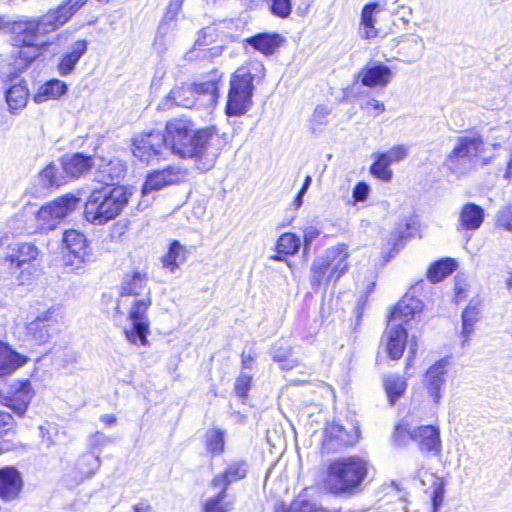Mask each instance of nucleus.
<instances>
[{
  "instance_id": "obj_1",
  "label": "nucleus",
  "mask_w": 512,
  "mask_h": 512,
  "mask_svg": "<svg viewBox=\"0 0 512 512\" xmlns=\"http://www.w3.org/2000/svg\"><path fill=\"white\" fill-rule=\"evenodd\" d=\"M165 131L170 135L171 152L182 158H193L202 172L214 167L224 146L215 126L194 130L189 121L173 119L166 124Z\"/></svg>"
},
{
  "instance_id": "obj_2",
  "label": "nucleus",
  "mask_w": 512,
  "mask_h": 512,
  "mask_svg": "<svg viewBox=\"0 0 512 512\" xmlns=\"http://www.w3.org/2000/svg\"><path fill=\"white\" fill-rule=\"evenodd\" d=\"M121 305L127 307L128 320L131 322L130 327L124 329L127 341L136 346H147L150 333L147 312L152 305V297L146 273L133 272L124 276L117 310Z\"/></svg>"
},
{
  "instance_id": "obj_3",
  "label": "nucleus",
  "mask_w": 512,
  "mask_h": 512,
  "mask_svg": "<svg viewBox=\"0 0 512 512\" xmlns=\"http://www.w3.org/2000/svg\"><path fill=\"white\" fill-rule=\"evenodd\" d=\"M131 196L130 189L125 186L94 189L85 204V218L94 225H103L120 215Z\"/></svg>"
},
{
  "instance_id": "obj_4",
  "label": "nucleus",
  "mask_w": 512,
  "mask_h": 512,
  "mask_svg": "<svg viewBox=\"0 0 512 512\" xmlns=\"http://www.w3.org/2000/svg\"><path fill=\"white\" fill-rule=\"evenodd\" d=\"M486 145L481 136H459L444 161V167L453 175L462 177L479 165H487L490 159L484 157Z\"/></svg>"
},
{
  "instance_id": "obj_5",
  "label": "nucleus",
  "mask_w": 512,
  "mask_h": 512,
  "mask_svg": "<svg viewBox=\"0 0 512 512\" xmlns=\"http://www.w3.org/2000/svg\"><path fill=\"white\" fill-rule=\"evenodd\" d=\"M218 96L217 82L214 80L199 84H182L173 88L161 101L159 107L162 110H168L174 106L196 107L211 111L217 104Z\"/></svg>"
},
{
  "instance_id": "obj_6",
  "label": "nucleus",
  "mask_w": 512,
  "mask_h": 512,
  "mask_svg": "<svg viewBox=\"0 0 512 512\" xmlns=\"http://www.w3.org/2000/svg\"><path fill=\"white\" fill-rule=\"evenodd\" d=\"M62 9L50 10L38 19L18 20L12 23L11 32L16 45L41 46L40 36L57 30L69 20L68 13Z\"/></svg>"
},
{
  "instance_id": "obj_7",
  "label": "nucleus",
  "mask_w": 512,
  "mask_h": 512,
  "mask_svg": "<svg viewBox=\"0 0 512 512\" xmlns=\"http://www.w3.org/2000/svg\"><path fill=\"white\" fill-rule=\"evenodd\" d=\"M349 252L346 245L339 244L328 248L325 254L314 259L310 269V283L313 290L331 281H337L349 268Z\"/></svg>"
},
{
  "instance_id": "obj_8",
  "label": "nucleus",
  "mask_w": 512,
  "mask_h": 512,
  "mask_svg": "<svg viewBox=\"0 0 512 512\" xmlns=\"http://www.w3.org/2000/svg\"><path fill=\"white\" fill-rule=\"evenodd\" d=\"M253 80L254 76L245 67L237 69L233 74L225 110L229 117L244 115L252 107Z\"/></svg>"
},
{
  "instance_id": "obj_9",
  "label": "nucleus",
  "mask_w": 512,
  "mask_h": 512,
  "mask_svg": "<svg viewBox=\"0 0 512 512\" xmlns=\"http://www.w3.org/2000/svg\"><path fill=\"white\" fill-rule=\"evenodd\" d=\"M80 199L72 194H66L54 201L42 206L37 213L38 228L42 231H50L79 204Z\"/></svg>"
},
{
  "instance_id": "obj_10",
  "label": "nucleus",
  "mask_w": 512,
  "mask_h": 512,
  "mask_svg": "<svg viewBox=\"0 0 512 512\" xmlns=\"http://www.w3.org/2000/svg\"><path fill=\"white\" fill-rule=\"evenodd\" d=\"M168 149L171 150V142L167 132L143 133L133 141V155L142 162L148 163Z\"/></svg>"
},
{
  "instance_id": "obj_11",
  "label": "nucleus",
  "mask_w": 512,
  "mask_h": 512,
  "mask_svg": "<svg viewBox=\"0 0 512 512\" xmlns=\"http://www.w3.org/2000/svg\"><path fill=\"white\" fill-rule=\"evenodd\" d=\"M63 244L67 250L64 256L65 266L72 271L81 269L89 256L86 237L77 230H67L63 235Z\"/></svg>"
},
{
  "instance_id": "obj_12",
  "label": "nucleus",
  "mask_w": 512,
  "mask_h": 512,
  "mask_svg": "<svg viewBox=\"0 0 512 512\" xmlns=\"http://www.w3.org/2000/svg\"><path fill=\"white\" fill-rule=\"evenodd\" d=\"M328 474L338 480H364L368 476V463L355 456L338 459L329 465Z\"/></svg>"
},
{
  "instance_id": "obj_13",
  "label": "nucleus",
  "mask_w": 512,
  "mask_h": 512,
  "mask_svg": "<svg viewBox=\"0 0 512 512\" xmlns=\"http://www.w3.org/2000/svg\"><path fill=\"white\" fill-rule=\"evenodd\" d=\"M361 431L358 425L353 426V431L348 432L343 426L332 423L326 429L323 449L328 452H336L344 447L354 445L360 439Z\"/></svg>"
},
{
  "instance_id": "obj_14",
  "label": "nucleus",
  "mask_w": 512,
  "mask_h": 512,
  "mask_svg": "<svg viewBox=\"0 0 512 512\" xmlns=\"http://www.w3.org/2000/svg\"><path fill=\"white\" fill-rule=\"evenodd\" d=\"M407 156V147L404 145H396L384 153H375L373 157L376 159L370 167L372 175L383 181H390L392 171L389 166L394 162H399Z\"/></svg>"
},
{
  "instance_id": "obj_15",
  "label": "nucleus",
  "mask_w": 512,
  "mask_h": 512,
  "mask_svg": "<svg viewBox=\"0 0 512 512\" xmlns=\"http://www.w3.org/2000/svg\"><path fill=\"white\" fill-rule=\"evenodd\" d=\"M187 178V171L179 167H167L163 170L149 174L142 188L145 195L152 191L160 190L168 185L177 184Z\"/></svg>"
},
{
  "instance_id": "obj_16",
  "label": "nucleus",
  "mask_w": 512,
  "mask_h": 512,
  "mask_svg": "<svg viewBox=\"0 0 512 512\" xmlns=\"http://www.w3.org/2000/svg\"><path fill=\"white\" fill-rule=\"evenodd\" d=\"M57 325L58 319L54 311L48 310L27 325V333L37 344H44L56 331Z\"/></svg>"
},
{
  "instance_id": "obj_17",
  "label": "nucleus",
  "mask_w": 512,
  "mask_h": 512,
  "mask_svg": "<svg viewBox=\"0 0 512 512\" xmlns=\"http://www.w3.org/2000/svg\"><path fill=\"white\" fill-rule=\"evenodd\" d=\"M38 256V249L30 243H14L8 247L4 257V266H7L13 273L21 269L26 263L35 260Z\"/></svg>"
},
{
  "instance_id": "obj_18",
  "label": "nucleus",
  "mask_w": 512,
  "mask_h": 512,
  "mask_svg": "<svg viewBox=\"0 0 512 512\" xmlns=\"http://www.w3.org/2000/svg\"><path fill=\"white\" fill-rule=\"evenodd\" d=\"M447 365L445 360L436 362L427 370L423 379V385L435 404H439L442 398L441 389L446 381Z\"/></svg>"
},
{
  "instance_id": "obj_19",
  "label": "nucleus",
  "mask_w": 512,
  "mask_h": 512,
  "mask_svg": "<svg viewBox=\"0 0 512 512\" xmlns=\"http://www.w3.org/2000/svg\"><path fill=\"white\" fill-rule=\"evenodd\" d=\"M383 339L386 341V351L389 357L393 360L400 359L407 341L406 329L401 325H396L388 321Z\"/></svg>"
},
{
  "instance_id": "obj_20",
  "label": "nucleus",
  "mask_w": 512,
  "mask_h": 512,
  "mask_svg": "<svg viewBox=\"0 0 512 512\" xmlns=\"http://www.w3.org/2000/svg\"><path fill=\"white\" fill-rule=\"evenodd\" d=\"M125 173L126 166L120 159L101 158L100 163L97 164L95 179L105 186H111L114 182L120 181Z\"/></svg>"
},
{
  "instance_id": "obj_21",
  "label": "nucleus",
  "mask_w": 512,
  "mask_h": 512,
  "mask_svg": "<svg viewBox=\"0 0 512 512\" xmlns=\"http://www.w3.org/2000/svg\"><path fill=\"white\" fill-rule=\"evenodd\" d=\"M423 309L421 300L413 296L405 295L392 311L389 322L403 326Z\"/></svg>"
},
{
  "instance_id": "obj_22",
  "label": "nucleus",
  "mask_w": 512,
  "mask_h": 512,
  "mask_svg": "<svg viewBox=\"0 0 512 512\" xmlns=\"http://www.w3.org/2000/svg\"><path fill=\"white\" fill-rule=\"evenodd\" d=\"M13 394L7 400L6 405L17 415L23 416L33 397V390L28 380L18 381L11 386Z\"/></svg>"
},
{
  "instance_id": "obj_23",
  "label": "nucleus",
  "mask_w": 512,
  "mask_h": 512,
  "mask_svg": "<svg viewBox=\"0 0 512 512\" xmlns=\"http://www.w3.org/2000/svg\"><path fill=\"white\" fill-rule=\"evenodd\" d=\"M62 169L66 180L78 178L86 174L94 165L92 158L81 153L65 155L61 160Z\"/></svg>"
},
{
  "instance_id": "obj_24",
  "label": "nucleus",
  "mask_w": 512,
  "mask_h": 512,
  "mask_svg": "<svg viewBox=\"0 0 512 512\" xmlns=\"http://www.w3.org/2000/svg\"><path fill=\"white\" fill-rule=\"evenodd\" d=\"M392 76L393 73L391 69L382 64L367 66L358 74V78H360L361 83L364 86L371 88L387 86L390 83Z\"/></svg>"
},
{
  "instance_id": "obj_25",
  "label": "nucleus",
  "mask_w": 512,
  "mask_h": 512,
  "mask_svg": "<svg viewBox=\"0 0 512 512\" xmlns=\"http://www.w3.org/2000/svg\"><path fill=\"white\" fill-rule=\"evenodd\" d=\"M485 212L479 205L469 202L460 210L457 230L474 231L480 228L484 221Z\"/></svg>"
},
{
  "instance_id": "obj_26",
  "label": "nucleus",
  "mask_w": 512,
  "mask_h": 512,
  "mask_svg": "<svg viewBox=\"0 0 512 512\" xmlns=\"http://www.w3.org/2000/svg\"><path fill=\"white\" fill-rule=\"evenodd\" d=\"M412 440L420 445L421 450L436 454H439L441 451L439 430L432 425L420 426L414 429Z\"/></svg>"
},
{
  "instance_id": "obj_27",
  "label": "nucleus",
  "mask_w": 512,
  "mask_h": 512,
  "mask_svg": "<svg viewBox=\"0 0 512 512\" xmlns=\"http://www.w3.org/2000/svg\"><path fill=\"white\" fill-rule=\"evenodd\" d=\"M87 51V42L85 40H78L70 46V51L67 52L58 64V72L61 76L70 75L80 58Z\"/></svg>"
},
{
  "instance_id": "obj_28",
  "label": "nucleus",
  "mask_w": 512,
  "mask_h": 512,
  "mask_svg": "<svg viewBox=\"0 0 512 512\" xmlns=\"http://www.w3.org/2000/svg\"><path fill=\"white\" fill-rule=\"evenodd\" d=\"M26 357L12 350L7 344L0 342V377L13 373L26 362Z\"/></svg>"
},
{
  "instance_id": "obj_29",
  "label": "nucleus",
  "mask_w": 512,
  "mask_h": 512,
  "mask_svg": "<svg viewBox=\"0 0 512 512\" xmlns=\"http://www.w3.org/2000/svg\"><path fill=\"white\" fill-rule=\"evenodd\" d=\"M247 43L265 55L273 54L282 44L283 38L279 34L259 33L248 38Z\"/></svg>"
},
{
  "instance_id": "obj_30",
  "label": "nucleus",
  "mask_w": 512,
  "mask_h": 512,
  "mask_svg": "<svg viewBox=\"0 0 512 512\" xmlns=\"http://www.w3.org/2000/svg\"><path fill=\"white\" fill-rule=\"evenodd\" d=\"M186 254V248L178 241H173L168 252L161 258L163 267L170 273H175L180 265L186 261Z\"/></svg>"
},
{
  "instance_id": "obj_31",
  "label": "nucleus",
  "mask_w": 512,
  "mask_h": 512,
  "mask_svg": "<svg viewBox=\"0 0 512 512\" xmlns=\"http://www.w3.org/2000/svg\"><path fill=\"white\" fill-rule=\"evenodd\" d=\"M29 92L23 83L12 85L6 91V102L10 112L17 113L22 110L28 102Z\"/></svg>"
},
{
  "instance_id": "obj_32",
  "label": "nucleus",
  "mask_w": 512,
  "mask_h": 512,
  "mask_svg": "<svg viewBox=\"0 0 512 512\" xmlns=\"http://www.w3.org/2000/svg\"><path fill=\"white\" fill-rule=\"evenodd\" d=\"M67 85L58 79H52L42 85L34 95L36 103H43L50 99H58L67 92Z\"/></svg>"
},
{
  "instance_id": "obj_33",
  "label": "nucleus",
  "mask_w": 512,
  "mask_h": 512,
  "mask_svg": "<svg viewBox=\"0 0 512 512\" xmlns=\"http://www.w3.org/2000/svg\"><path fill=\"white\" fill-rule=\"evenodd\" d=\"M38 183L43 189L59 187L66 183V177L54 163H50L38 174Z\"/></svg>"
},
{
  "instance_id": "obj_34",
  "label": "nucleus",
  "mask_w": 512,
  "mask_h": 512,
  "mask_svg": "<svg viewBox=\"0 0 512 512\" xmlns=\"http://www.w3.org/2000/svg\"><path fill=\"white\" fill-rule=\"evenodd\" d=\"M455 268L456 262L454 259H441L430 266L427 271V278L433 283L440 282L445 277L450 275L455 270Z\"/></svg>"
},
{
  "instance_id": "obj_35",
  "label": "nucleus",
  "mask_w": 512,
  "mask_h": 512,
  "mask_svg": "<svg viewBox=\"0 0 512 512\" xmlns=\"http://www.w3.org/2000/svg\"><path fill=\"white\" fill-rule=\"evenodd\" d=\"M424 48L423 39L418 35H411L402 42L401 53L408 62H415L422 56Z\"/></svg>"
},
{
  "instance_id": "obj_36",
  "label": "nucleus",
  "mask_w": 512,
  "mask_h": 512,
  "mask_svg": "<svg viewBox=\"0 0 512 512\" xmlns=\"http://www.w3.org/2000/svg\"><path fill=\"white\" fill-rule=\"evenodd\" d=\"M377 3H371L364 6L361 14L360 35L364 39H371L377 35V31L373 24V13L377 9Z\"/></svg>"
},
{
  "instance_id": "obj_37",
  "label": "nucleus",
  "mask_w": 512,
  "mask_h": 512,
  "mask_svg": "<svg viewBox=\"0 0 512 512\" xmlns=\"http://www.w3.org/2000/svg\"><path fill=\"white\" fill-rule=\"evenodd\" d=\"M384 387L390 403L394 404L405 392L407 383L403 377L391 375L384 379Z\"/></svg>"
},
{
  "instance_id": "obj_38",
  "label": "nucleus",
  "mask_w": 512,
  "mask_h": 512,
  "mask_svg": "<svg viewBox=\"0 0 512 512\" xmlns=\"http://www.w3.org/2000/svg\"><path fill=\"white\" fill-rule=\"evenodd\" d=\"M301 245L300 238L293 233H283L277 240L276 251L279 254L294 255Z\"/></svg>"
},
{
  "instance_id": "obj_39",
  "label": "nucleus",
  "mask_w": 512,
  "mask_h": 512,
  "mask_svg": "<svg viewBox=\"0 0 512 512\" xmlns=\"http://www.w3.org/2000/svg\"><path fill=\"white\" fill-rule=\"evenodd\" d=\"M100 467L99 455L94 453H86L82 455L78 462L77 468L79 472L87 478L94 476L95 472Z\"/></svg>"
},
{
  "instance_id": "obj_40",
  "label": "nucleus",
  "mask_w": 512,
  "mask_h": 512,
  "mask_svg": "<svg viewBox=\"0 0 512 512\" xmlns=\"http://www.w3.org/2000/svg\"><path fill=\"white\" fill-rule=\"evenodd\" d=\"M226 487H223L216 496L209 498L203 505L202 512H228L230 504L225 502Z\"/></svg>"
},
{
  "instance_id": "obj_41",
  "label": "nucleus",
  "mask_w": 512,
  "mask_h": 512,
  "mask_svg": "<svg viewBox=\"0 0 512 512\" xmlns=\"http://www.w3.org/2000/svg\"><path fill=\"white\" fill-rule=\"evenodd\" d=\"M206 447L212 454H221L224 450V432L214 428L206 432Z\"/></svg>"
},
{
  "instance_id": "obj_42",
  "label": "nucleus",
  "mask_w": 512,
  "mask_h": 512,
  "mask_svg": "<svg viewBox=\"0 0 512 512\" xmlns=\"http://www.w3.org/2000/svg\"><path fill=\"white\" fill-rule=\"evenodd\" d=\"M249 465L244 460H236L231 462L225 472L223 480H242L248 476Z\"/></svg>"
},
{
  "instance_id": "obj_43",
  "label": "nucleus",
  "mask_w": 512,
  "mask_h": 512,
  "mask_svg": "<svg viewBox=\"0 0 512 512\" xmlns=\"http://www.w3.org/2000/svg\"><path fill=\"white\" fill-rule=\"evenodd\" d=\"M479 319V310L476 306L469 305L462 313V322H463V336L468 339L469 336L473 333L474 324Z\"/></svg>"
},
{
  "instance_id": "obj_44",
  "label": "nucleus",
  "mask_w": 512,
  "mask_h": 512,
  "mask_svg": "<svg viewBox=\"0 0 512 512\" xmlns=\"http://www.w3.org/2000/svg\"><path fill=\"white\" fill-rule=\"evenodd\" d=\"M362 482H332L327 490L337 496H349L360 490Z\"/></svg>"
},
{
  "instance_id": "obj_45",
  "label": "nucleus",
  "mask_w": 512,
  "mask_h": 512,
  "mask_svg": "<svg viewBox=\"0 0 512 512\" xmlns=\"http://www.w3.org/2000/svg\"><path fill=\"white\" fill-rule=\"evenodd\" d=\"M57 434L58 429L54 424L45 423L38 427V435L41 439V444L46 448H50L56 444Z\"/></svg>"
},
{
  "instance_id": "obj_46",
  "label": "nucleus",
  "mask_w": 512,
  "mask_h": 512,
  "mask_svg": "<svg viewBox=\"0 0 512 512\" xmlns=\"http://www.w3.org/2000/svg\"><path fill=\"white\" fill-rule=\"evenodd\" d=\"M413 433L414 429H411L410 425L405 420H402L395 427L393 441L396 445L403 446L409 439H412Z\"/></svg>"
},
{
  "instance_id": "obj_47",
  "label": "nucleus",
  "mask_w": 512,
  "mask_h": 512,
  "mask_svg": "<svg viewBox=\"0 0 512 512\" xmlns=\"http://www.w3.org/2000/svg\"><path fill=\"white\" fill-rule=\"evenodd\" d=\"M330 109L326 106L319 105L315 108L311 118V127L314 132L321 130L323 126L327 125Z\"/></svg>"
},
{
  "instance_id": "obj_48",
  "label": "nucleus",
  "mask_w": 512,
  "mask_h": 512,
  "mask_svg": "<svg viewBox=\"0 0 512 512\" xmlns=\"http://www.w3.org/2000/svg\"><path fill=\"white\" fill-rule=\"evenodd\" d=\"M23 482H0V498L13 500L18 497Z\"/></svg>"
},
{
  "instance_id": "obj_49",
  "label": "nucleus",
  "mask_w": 512,
  "mask_h": 512,
  "mask_svg": "<svg viewBox=\"0 0 512 512\" xmlns=\"http://www.w3.org/2000/svg\"><path fill=\"white\" fill-rule=\"evenodd\" d=\"M270 10L279 18H287L291 14L292 0H270Z\"/></svg>"
},
{
  "instance_id": "obj_50",
  "label": "nucleus",
  "mask_w": 512,
  "mask_h": 512,
  "mask_svg": "<svg viewBox=\"0 0 512 512\" xmlns=\"http://www.w3.org/2000/svg\"><path fill=\"white\" fill-rule=\"evenodd\" d=\"M111 442L112 439L104 433L99 431L95 432L89 437V447L91 449L90 453L99 455L101 448L105 447Z\"/></svg>"
},
{
  "instance_id": "obj_51",
  "label": "nucleus",
  "mask_w": 512,
  "mask_h": 512,
  "mask_svg": "<svg viewBox=\"0 0 512 512\" xmlns=\"http://www.w3.org/2000/svg\"><path fill=\"white\" fill-rule=\"evenodd\" d=\"M496 226L512 233V207L507 206L498 211Z\"/></svg>"
},
{
  "instance_id": "obj_52",
  "label": "nucleus",
  "mask_w": 512,
  "mask_h": 512,
  "mask_svg": "<svg viewBox=\"0 0 512 512\" xmlns=\"http://www.w3.org/2000/svg\"><path fill=\"white\" fill-rule=\"evenodd\" d=\"M252 377L249 374L241 373L235 381V392L236 394L245 399L247 397V393L251 387Z\"/></svg>"
},
{
  "instance_id": "obj_53",
  "label": "nucleus",
  "mask_w": 512,
  "mask_h": 512,
  "mask_svg": "<svg viewBox=\"0 0 512 512\" xmlns=\"http://www.w3.org/2000/svg\"><path fill=\"white\" fill-rule=\"evenodd\" d=\"M40 46L21 45L18 50V57L26 64L35 60L40 54Z\"/></svg>"
},
{
  "instance_id": "obj_54",
  "label": "nucleus",
  "mask_w": 512,
  "mask_h": 512,
  "mask_svg": "<svg viewBox=\"0 0 512 512\" xmlns=\"http://www.w3.org/2000/svg\"><path fill=\"white\" fill-rule=\"evenodd\" d=\"M445 498V490L443 486V482H439L432 493L431 502H432V512H438L439 508L443 505Z\"/></svg>"
},
{
  "instance_id": "obj_55",
  "label": "nucleus",
  "mask_w": 512,
  "mask_h": 512,
  "mask_svg": "<svg viewBox=\"0 0 512 512\" xmlns=\"http://www.w3.org/2000/svg\"><path fill=\"white\" fill-rule=\"evenodd\" d=\"M362 110L371 114L374 117L379 116L385 111V105L381 101L371 98L362 105Z\"/></svg>"
},
{
  "instance_id": "obj_56",
  "label": "nucleus",
  "mask_w": 512,
  "mask_h": 512,
  "mask_svg": "<svg viewBox=\"0 0 512 512\" xmlns=\"http://www.w3.org/2000/svg\"><path fill=\"white\" fill-rule=\"evenodd\" d=\"M370 188L365 182H359L353 189V198L356 202L365 201L369 195Z\"/></svg>"
},
{
  "instance_id": "obj_57",
  "label": "nucleus",
  "mask_w": 512,
  "mask_h": 512,
  "mask_svg": "<svg viewBox=\"0 0 512 512\" xmlns=\"http://www.w3.org/2000/svg\"><path fill=\"white\" fill-rule=\"evenodd\" d=\"M21 473L14 466L0 468V480H21Z\"/></svg>"
},
{
  "instance_id": "obj_58",
  "label": "nucleus",
  "mask_w": 512,
  "mask_h": 512,
  "mask_svg": "<svg viewBox=\"0 0 512 512\" xmlns=\"http://www.w3.org/2000/svg\"><path fill=\"white\" fill-rule=\"evenodd\" d=\"M86 2V0H69L67 4L60 5L57 9H63L69 18Z\"/></svg>"
},
{
  "instance_id": "obj_59",
  "label": "nucleus",
  "mask_w": 512,
  "mask_h": 512,
  "mask_svg": "<svg viewBox=\"0 0 512 512\" xmlns=\"http://www.w3.org/2000/svg\"><path fill=\"white\" fill-rule=\"evenodd\" d=\"M291 349L289 347H285L283 349L276 350L273 348L272 358L276 362H285L290 356Z\"/></svg>"
},
{
  "instance_id": "obj_60",
  "label": "nucleus",
  "mask_w": 512,
  "mask_h": 512,
  "mask_svg": "<svg viewBox=\"0 0 512 512\" xmlns=\"http://www.w3.org/2000/svg\"><path fill=\"white\" fill-rule=\"evenodd\" d=\"M318 235H319V231L315 227H312V226L307 227L304 230V244H305V247L310 245L312 243V241L317 238Z\"/></svg>"
},
{
  "instance_id": "obj_61",
  "label": "nucleus",
  "mask_w": 512,
  "mask_h": 512,
  "mask_svg": "<svg viewBox=\"0 0 512 512\" xmlns=\"http://www.w3.org/2000/svg\"><path fill=\"white\" fill-rule=\"evenodd\" d=\"M400 1L401 0H397V3H400ZM411 12L412 10L403 4H398V7L395 9V13L404 21H408V17L411 15Z\"/></svg>"
},
{
  "instance_id": "obj_62",
  "label": "nucleus",
  "mask_w": 512,
  "mask_h": 512,
  "mask_svg": "<svg viewBox=\"0 0 512 512\" xmlns=\"http://www.w3.org/2000/svg\"><path fill=\"white\" fill-rule=\"evenodd\" d=\"M134 512H154L150 505L146 503H139L134 506Z\"/></svg>"
},
{
  "instance_id": "obj_63",
  "label": "nucleus",
  "mask_w": 512,
  "mask_h": 512,
  "mask_svg": "<svg viewBox=\"0 0 512 512\" xmlns=\"http://www.w3.org/2000/svg\"><path fill=\"white\" fill-rule=\"evenodd\" d=\"M253 361L254 358L250 354L246 355L244 352L242 353V365L244 368H250Z\"/></svg>"
},
{
  "instance_id": "obj_64",
  "label": "nucleus",
  "mask_w": 512,
  "mask_h": 512,
  "mask_svg": "<svg viewBox=\"0 0 512 512\" xmlns=\"http://www.w3.org/2000/svg\"><path fill=\"white\" fill-rule=\"evenodd\" d=\"M307 512H341V510L337 509V510L330 511L325 507L313 505L309 508V510Z\"/></svg>"
}]
</instances>
